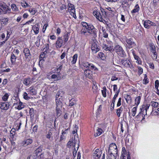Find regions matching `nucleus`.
<instances>
[{"label":"nucleus","mask_w":159,"mask_h":159,"mask_svg":"<svg viewBox=\"0 0 159 159\" xmlns=\"http://www.w3.org/2000/svg\"><path fill=\"white\" fill-rule=\"evenodd\" d=\"M137 107H134L132 110V115L134 116H135L136 113V112L137 111Z\"/></svg>","instance_id":"4d7b16f0"},{"label":"nucleus","mask_w":159,"mask_h":159,"mask_svg":"<svg viewBox=\"0 0 159 159\" xmlns=\"http://www.w3.org/2000/svg\"><path fill=\"white\" fill-rule=\"evenodd\" d=\"M87 29L88 33L91 34L94 38L97 37V31L92 25L91 24L89 25V26L87 27Z\"/></svg>","instance_id":"39448f33"},{"label":"nucleus","mask_w":159,"mask_h":159,"mask_svg":"<svg viewBox=\"0 0 159 159\" xmlns=\"http://www.w3.org/2000/svg\"><path fill=\"white\" fill-rule=\"evenodd\" d=\"M11 7L12 10L13 11H18V8L16 6L15 4H12L11 5Z\"/></svg>","instance_id":"8fccbe9b"},{"label":"nucleus","mask_w":159,"mask_h":159,"mask_svg":"<svg viewBox=\"0 0 159 159\" xmlns=\"http://www.w3.org/2000/svg\"><path fill=\"white\" fill-rule=\"evenodd\" d=\"M126 42L130 46V47L132 48L135 45L134 42L132 38L126 39Z\"/></svg>","instance_id":"dca6fc26"},{"label":"nucleus","mask_w":159,"mask_h":159,"mask_svg":"<svg viewBox=\"0 0 159 159\" xmlns=\"http://www.w3.org/2000/svg\"><path fill=\"white\" fill-rule=\"evenodd\" d=\"M23 96L25 100H28L30 99V97L28 96V94L25 92L23 93Z\"/></svg>","instance_id":"6e6d98bb"},{"label":"nucleus","mask_w":159,"mask_h":159,"mask_svg":"<svg viewBox=\"0 0 159 159\" xmlns=\"http://www.w3.org/2000/svg\"><path fill=\"white\" fill-rule=\"evenodd\" d=\"M21 6L24 8H26L30 6L29 4L27 3L26 2L24 1H23L21 2Z\"/></svg>","instance_id":"4c0bfd02"},{"label":"nucleus","mask_w":159,"mask_h":159,"mask_svg":"<svg viewBox=\"0 0 159 159\" xmlns=\"http://www.w3.org/2000/svg\"><path fill=\"white\" fill-rule=\"evenodd\" d=\"M102 153V151L98 149H97L94 151L93 154L94 159H100V157Z\"/></svg>","instance_id":"6e6552de"},{"label":"nucleus","mask_w":159,"mask_h":159,"mask_svg":"<svg viewBox=\"0 0 159 159\" xmlns=\"http://www.w3.org/2000/svg\"><path fill=\"white\" fill-rule=\"evenodd\" d=\"M152 53L153 56L152 58L154 60H156L157 58V55L156 51H154V52H151Z\"/></svg>","instance_id":"3c124183"},{"label":"nucleus","mask_w":159,"mask_h":159,"mask_svg":"<svg viewBox=\"0 0 159 159\" xmlns=\"http://www.w3.org/2000/svg\"><path fill=\"white\" fill-rule=\"evenodd\" d=\"M108 152L111 155H113L115 159L116 158L117 156L118 151L117 147L115 143H112L110 145Z\"/></svg>","instance_id":"f03ea898"},{"label":"nucleus","mask_w":159,"mask_h":159,"mask_svg":"<svg viewBox=\"0 0 159 159\" xmlns=\"http://www.w3.org/2000/svg\"><path fill=\"white\" fill-rule=\"evenodd\" d=\"M93 89L94 90L93 91H96L98 89V87L97 85L94 83H93Z\"/></svg>","instance_id":"680f3d73"},{"label":"nucleus","mask_w":159,"mask_h":159,"mask_svg":"<svg viewBox=\"0 0 159 159\" xmlns=\"http://www.w3.org/2000/svg\"><path fill=\"white\" fill-rule=\"evenodd\" d=\"M23 84L26 86H29L32 83L30 78H26L24 79L23 81Z\"/></svg>","instance_id":"4468645a"},{"label":"nucleus","mask_w":159,"mask_h":159,"mask_svg":"<svg viewBox=\"0 0 159 159\" xmlns=\"http://www.w3.org/2000/svg\"><path fill=\"white\" fill-rule=\"evenodd\" d=\"M121 62L123 65L126 67L130 68L131 69H133L134 68V66L129 60H122Z\"/></svg>","instance_id":"0eeeda50"},{"label":"nucleus","mask_w":159,"mask_h":159,"mask_svg":"<svg viewBox=\"0 0 159 159\" xmlns=\"http://www.w3.org/2000/svg\"><path fill=\"white\" fill-rule=\"evenodd\" d=\"M76 103V101L74 99H71L69 102V106H72Z\"/></svg>","instance_id":"864d4df0"},{"label":"nucleus","mask_w":159,"mask_h":159,"mask_svg":"<svg viewBox=\"0 0 159 159\" xmlns=\"http://www.w3.org/2000/svg\"><path fill=\"white\" fill-rule=\"evenodd\" d=\"M32 29L33 30L34 33L35 34H37L39 32V28L38 25H34L32 27Z\"/></svg>","instance_id":"393cba45"},{"label":"nucleus","mask_w":159,"mask_h":159,"mask_svg":"<svg viewBox=\"0 0 159 159\" xmlns=\"http://www.w3.org/2000/svg\"><path fill=\"white\" fill-rule=\"evenodd\" d=\"M29 12L32 15H34L37 12V11L35 8H30L29 9Z\"/></svg>","instance_id":"cd10ccee"},{"label":"nucleus","mask_w":159,"mask_h":159,"mask_svg":"<svg viewBox=\"0 0 159 159\" xmlns=\"http://www.w3.org/2000/svg\"><path fill=\"white\" fill-rule=\"evenodd\" d=\"M144 25L145 28L149 29L151 26H156V25L154 22L149 20H147L144 21Z\"/></svg>","instance_id":"9d476101"},{"label":"nucleus","mask_w":159,"mask_h":159,"mask_svg":"<svg viewBox=\"0 0 159 159\" xmlns=\"http://www.w3.org/2000/svg\"><path fill=\"white\" fill-rule=\"evenodd\" d=\"M155 88L156 89H158V87L159 86V80H156L155 81Z\"/></svg>","instance_id":"e2e57ef3"},{"label":"nucleus","mask_w":159,"mask_h":159,"mask_svg":"<svg viewBox=\"0 0 159 159\" xmlns=\"http://www.w3.org/2000/svg\"><path fill=\"white\" fill-rule=\"evenodd\" d=\"M62 101V99L61 98L57 97L56 99V114L57 116H59L61 113Z\"/></svg>","instance_id":"f257e3e1"},{"label":"nucleus","mask_w":159,"mask_h":159,"mask_svg":"<svg viewBox=\"0 0 159 159\" xmlns=\"http://www.w3.org/2000/svg\"><path fill=\"white\" fill-rule=\"evenodd\" d=\"M42 152V149L40 148H38L34 151L32 156L33 159H36L37 158L38 156Z\"/></svg>","instance_id":"ddd939ff"},{"label":"nucleus","mask_w":159,"mask_h":159,"mask_svg":"<svg viewBox=\"0 0 159 159\" xmlns=\"http://www.w3.org/2000/svg\"><path fill=\"white\" fill-rule=\"evenodd\" d=\"M41 36H38L36 38V41L35 42V44L37 47H39L40 45Z\"/></svg>","instance_id":"ea45409f"},{"label":"nucleus","mask_w":159,"mask_h":159,"mask_svg":"<svg viewBox=\"0 0 159 159\" xmlns=\"http://www.w3.org/2000/svg\"><path fill=\"white\" fill-rule=\"evenodd\" d=\"M69 129L68 128L65 129L64 130H62V135H61V139L62 140L64 139V138L63 137V136H64V135L67 134L68 132V131Z\"/></svg>","instance_id":"c756f323"},{"label":"nucleus","mask_w":159,"mask_h":159,"mask_svg":"<svg viewBox=\"0 0 159 159\" xmlns=\"http://www.w3.org/2000/svg\"><path fill=\"white\" fill-rule=\"evenodd\" d=\"M118 77H117L115 75H114L112 76L111 80L112 81H114L118 80Z\"/></svg>","instance_id":"bf43d9fd"},{"label":"nucleus","mask_w":159,"mask_h":159,"mask_svg":"<svg viewBox=\"0 0 159 159\" xmlns=\"http://www.w3.org/2000/svg\"><path fill=\"white\" fill-rule=\"evenodd\" d=\"M68 10L69 11L70 13V14L72 16H73L74 18L76 19V16L75 14V7L73 8H71L70 9H69Z\"/></svg>","instance_id":"5701e85b"},{"label":"nucleus","mask_w":159,"mask_h":159,"mask_svg":"<svg viewBox=\"0 0 159 159\" xmlns=\"http://www.w3.org/2000/svg\"><path fill=\"white\" fill-rule=\"evenodd\" d=\"M32 143V140L31 139H28L24 140L23 142V145L24 146H27Z\"/></svg>","instance_id":"4be33fe9"},{"label":"nucleus","mask_w":159,"mask_h":159,"mask_svg":"<svg viewBox=\"0 0 159 159\" xmlns=\"http://www.w3.org/2000/svg\"><path fill=\"white\" fill-rule=\"evenodd\" d=\"M70 35V33L67 32L64 36V43L66 42L68 40L69 36Z\"/></svg>","instance_id":"58836bf2"},{"label":"nucleus","mask_w":159,"mask_h":159,"mask_svg":"<svg viewBox=\"0 0 159 159\" xmlns=\"http://www.w3.org/2000/svg\"><path fill=\"white\" fill-rule=\"evenodd\" d=\"M143 73V69L140 67H138V74L139 75H140Z\"/></svg>","instance_id":"69168bd1"},{"label":"nucleus","mask_w":159,"mask_h":159,"mask_svg":"<svg viewBox=\"0 0 159 159\" xmlns=\"http://www.w3.org/2000/svg\"><path fill=\"white\" fill-rule=\"evenodd\" d=\"M28 94L31 95H35L36 94V91L33 87H31L28 89Z\"/></svg>","instance_id":"a211bd4d"},{"label":"nucleus","mask_w":159,"mask_h":159,"mask_svg":"<svg viewBox=\"0 0 159 159\" xmlns=\"http://www.w3.org/2000/svg\"><path fill=\"white\" fill-rule=\"evenodd\" d=\"M63 41L61 37H59L56 43V47L57 48H61L63 44Z\"/></svg>","instance_id":"9b49d317"},{"label":"nucleus","mask_w":159,"mask_h":159,"mask_svg":"<svg viewBox=\"0 0 159 159\" xmlns=\"http://www.w3.org/2000/svg\"><path fill=\"white\" fill-rule=\"evenodd\" d=\"M9 95L7 93H5L4 95L3 96L2 99L4 101H6L7 100L8 98Z\"/></svg>","instance_id":"5fc2aeb1"},{"label":"nucleus","mask_w":159,"mask_h":159,"mask_svg":"<svg viewBox=\"0 0 159 159\" xmlns=\"http://www.w3.org/2000/svg\"><path fill=\"white\" fill-rule=\"evenodd\" d=\"M0 21L2 25H6L8 23V17H2L0 19Z\"/></svg>","instance_id":"aec40b11"},{"label":"nucleus","mask_w":159,"mask_h":159,"mask_svg":"<svg viewBox=\"0 0 159 159\" xmlns=\"http://www.w3.org/2000/svg\"><path fill=\"white\" fill-rule=\"evenodd\" d=\"M77 57L78 55L77 54H75L72 57V60L71 61L72 64H74L77 61Z\"/></svg>","instance_id":"72a5a7b5"},{"label":"nucleus","mask_w":159,"mask_h":159,"mask_svg":"<svg viewBox=\"0 0 159 159\" xmlns=\"http://www.w3.org/2000/svg\"><path fill=\"white\" fill-rule=\"evenodd\" d=\"M23 52L26 58H27L30 57L31 54L29 49L28 48H25Z\"/></svg>","instance_id":"412c9836"},{"label":"nucleus","mask_w":159,"mask_h":159,"mask_svg":"<svg viewBox=\"0 0 159 159\" xmlns=\"http://www.w3.org/2000/svg\"><path fill=\"white\" fill-rule=\"evenodd\" d=\"M151 106L153 107L156 108L159 105L158 102L154 101H152L151 102Z\"/></svg>","instance_id":"09e8293b"},{"label":"nucleus","mask_w":159,"mask_h":159,"mask_svg":"<svg viewBox=\"0 0 159 159\" xmlns=\"http://www.w3.org/2000/svg\"><path fill=\"white\" fill-rule=\"evenodd\" d=\"M29 114L31 118H33L34 116V112L33 108H30V109Z\"/></svg>","instance_id":"c9c22d12"},{"label":"nucleus","mask_w":159,"mask_h":159,"mask_svg":"<svg viewBox=\"0 0 159 159\" xmlns=\"http://www.w3.org/2000/svg\"><path fill=\"white\" fill-rule=\"evenodd\" d=\"M132 54L134 59L136 60V62H138L139 64H141L142 61L141 59L136 54L135 52L134 51H132Z\"/></svg>","instance_id":"f3484780"},{"label":"nucleus","mask_w":159,"mask_h":159,"mask_svg":"<svg viewBox=\"0 0 159 159\" xmlns=\"http://www.w3.org/2000/svg\"><path fill=\"white\" fill-rule=\"evenodd\" d=\"M115 49L116 52L119 56L122 57H126V53L122 47L120 45H116L115 48Z\"/></svg>","instance_id":"20e7f679"},{"label":"nucleus","mask_w":159,"mask_h":159,"mask_svg":"<svg viewBox=\"0 0 159 159\" xmlns=\"http://www.w3.org/2000/svg\"><path fill=\"white\" fill-rule=\"evenodd\" d=\"M63 95V93L62 91H59L56 94V98L57 97H58V98H61Z\"/></svg>","instance_id":"49530a36"},{"label":"nucleus","mask_w":159,"mask_h":159,"mask_svg":"<svg viewBox=\"0 0 159 159\" xmlns=\"http://www.w3.org/2000/svg\"><path fill=\"white\" fill-rule=\"evenodd\" d=\"M85 76L89 78L90 79L92 77L93 74L91 71L89 70H86L84 71Z\"/></svg>","instance_id":"6ab92c4d"},{"label":"nucleus","mask_w":159,"mask_h":159,"mask_svg":"<svg viewBox=\"0 0 159 159\" xmlns=\"http://www.w3.org/2000/svg\"><path fill=\"white\" fill-rule=\"evenodd\" d=\"M10 106V104L8 102H0V108L2 110H7Z\"/></svg>","instance_id":"1a4fd4ad"},{"label":"nucleus","mask_w":159,"mask_h":159,"mask_svg":"<svg viewBox=\"0 0 159 159\" xmlns=\"http://www.w3.org/2000/svg\"><path fill=\"white\" fill-rule=\"evenodd\" d=\"M114 50V49L113 48V47L110 46H108L107 49L106 50V51H109L110 52L113 51Z\"/></svg>","instance_id":"338daca9"},{"label":"nucleus","mask_w":159,"mask_h":159,"mask_svg":"<svg viewBox=\"0 0 159 159\" xmlns=\"http://www.w3.org/2000/svg\"><path fill=\"white\" fill-rule=\"evenodd\" d=\"M16 130V129L15 128H13L10 131V134H12L11 135V137L13 138L14 136V134H13L15 132Z\"/></svg>","instance_id":"0e129e2a"},{"label":"nucleus","mask_w":159,"mask_h":159,"mask_svg":"<svg viewBox=\"0 0 159 159\" xmlns=\"http://www.w3.org/2000/svg\"><path fill=\"white\" fill-rule=\"evenodd\" d=\"M126 154V151L125 149V147H123L122 148V151L121 152V157H124L125 158V155Z\"/></svg>","instance_id":"e433bc0d"},{"label":"nucleus","mask_w":159,"mask_h":159,"mask_svg":"<svg viewBox=\"0 0 159 159\" xmlns=\"http://www.w3.org/2000/svg\"><path fill=\"white\" fill-rule=\"evenodd\" d=\"M87 28L82 27L80 31V34L82 35H85L88 33Z\"/></svg>","instance_id":"7c9ffc66"},{"label":"nucleus","mask_w":159,"mask_h":159,"mask_svg":"<svg viewBox=\"0 0 159 159\" xmlns=\"http://www.w3.org/2000/svg\"><path fill=\"white\" fill-rule=\"evenodd\" d=\"M107 89L106 87H104L103 88V90H102V95L104 97H106V92H107Z\"/></svg>","instance_id":"37998d69"},{"label":"nucleus","mask_w":159,"mask_h":159,"mask_svg":"<svg viewBox=\"0 0 159 159\" xmlns=\"http://www.w3.org/2000/svg\"><path fill=\"white\" fill-rule=\"evenodd\" d=\"M53 133V132L52 130H49L48 132L47 135H46V138L50 139H51V140H52L53 137L52 136V134Z\"/></svg>","instance_id":"bb28decb"},{"label":"nucleus","mask_w":159,"mask_h":159,"mask_svg":"<svg viewBox=\"0 0 159 159\" xmlns=\"http://www.w3.org/2000/svg\"><path fill=\"white\" fill-rule=\"evenodd\" d=\"M39 159H46V158L45 157L44 153H42L40 155Z\"/></svg>","instance_id":"774afa93"},{"label":"nucleus","mask_w":159,"mask_h":159,"mask_svg":"<svg viewBox=\"0 0 159 159\" xmlns=\"http://www.w3.org/2000/svg\"><path fill=\"white\" fill-rule=\"evenodd\" d=\"M141 99V97L139 96L137 97L135 99V104L137 107L139 104Z\"/></svg>","instance_id":"f704fd0d"},{"label":"nucleus","mask_w":159,"mask_h":159,"mask_svg":"<svg viewBox=\"0 0 159 159\" xmlns=\"http://www.w3.org/2000/svg\"><path fill=\"white\" fill-rule=\"evenodd\" d=\"M149 46L150 47V51L151 52H154L156 51V47L155 45L152 43H150Z\"/></svg>","instance_id":"79ce46f5"},{"label":"nucleus","mask_w":159,"mask_h":159,"mask_svg":"<svg viewBox=\"0 0 159 159\" xmlns=\"http://www.w3.org/2000/svg\"><path fill=\"white\" fill-rule=\"evenodd\" d=\"M11 10L9 7L6 3H4L0 7V15L6 14Z\"/></svg>","instance_id":"423d86ee"},{"label":"nucleus","mask_w":159,"mask_h":159,"mask_svg":"<svg viewBox=\"0 0 159 159\" xmlns=\"http://www.w3.org/2000/svg\"><path fill=\"white\" fill-rule=\"evenodd\" d=\"M139 9V7L138 4L136 5L135 7L133 9L132 11L131 12L132 13H136L138 12Z\"/></svg>","instance_id":"a19ab883"},{"label":"nucleus","mask_w":159,"mask_h":159,"mask_svg":"<svg viewBox=\"0 0 159 159\" xmlns=\"http://www.w3.org/2000/svg\"><path fill=\"white\" fill-rule=\"evenodd\" d=\"M44 46L43 49L44 51L43 52V53L46 54L49 51V45L47 43L44 45Z\"/></svg>","instance_id":"473e14b6"},{"label":"nucleus","mask_w":159,"mask_h":159,"mask_svg":"<svg viewBox=\"0 0 159 159\" xmlns=\"http://www.w3.org/2000/svg\"><path fill=\"white\" fill-rule=\"evenodd\" d=\"M119 92V91H118V92H116V94L114 95V97L112 99V103H115V101H116V98L117 97V96L118 95Z\"/></svg>","instance_id":"603ef678"},{"label":"nucleus","mask_w":159,"mask_h":159,"mask_svg":"<svg viewBox=\"0 0 159 159\" xmlns=\"http://www.w3.org/2000/svg\"><path fill=\"white\" fill-rule=\"evenodd\" d=\"M83 66L86 68H88L89 69L92 70H95L96 69L95 66L92 63H89L88 62H84L83 63Z\"/></svg>","instance_id":"f8f14e48"},{"label":"nucleus","mask_w":159,"mask_h":159,"mask_svg":"<svg viewBox=\"0 0 159 159\" xmlns=\"http://www.w3.org/2000/svg\"><path fill=\"white\" fill-rule=\"evenodd\" d=\"M17 57L13 53L11 54L10 59L11 61L12 64H14L16 61Z\"/></svg>","instance_id":"b1692460"},{"label":"nucleus","mask_w":159,"mask_h":159,"mask_svg":"<svg viewBox=\"0 0 159 159\" xmlns=\"http://www.w3.org/2000/svg\"><path fill=\"white\" fill-rule=\"evenodd\" d=\"M81 24L82 25L83 27L84 28H87L89 26V24H88L86 22H82L81 23Z\"/></svg>","instance_id":"052dcab7"},{"label":"nucleus","mask_w":159,"mask_h":159,"mask_svg":"<svg viewBox=\"0 0 159 159\" xmlns=\"http://www.w3.org/2000/svg\"><path fill=\"white\" fill-rule=\"evenodd\" d=\"M101 10L102 16L101 15L100 12L97 11H93V14L99 21L102 22L104 20L103 18L106 17L107 14L105 10L102 9H101Z\"/></svg>","instance_id":"7ed1b4c3"},{"label":"nucleus","mask_w":159,"mask_h":159,"mask_svg":"<svg viewBox=\"0 0 159 159\" xmlns=\"http://www.w3.org/2000/svg\"><path fill=\"white\" fill-rule=\"evenodd\" d=\"M125 99L127 102L128 103H130L132 101L131 97L129 95H127L125 96Z\"/></svg>","instance_id":"2f4dec72"},{"label":"nucleus","mask_w":159,"mask_h":159,"mask_svg":"<svg viewBox=\"0 0 159 159\" xmlns=\"http://www.w3.org/2000/svg\"><path fill=\"white\" fill-rule=\"evenodd\" d=\"M143 83L145 84H146L149 82V81L147 78L146 75H145L144 79L143 80Z\"/></svg>","instance_id":"13d9d810"},{"label":"nucleus","mask_w":159,"mask_h":159,"mask_svg":"<svg viewBox=\"0 0 159 159\" xmlns=\"http://www.w3.org/2000/svg\"><path fill=\"white\" fill-rule=\"evenodd\" d=\"M91 50L93 52L95 53L99 51V49L98 48L96 43H93L92 44L91 46Z\"/></svg>","instance_id":"2eb2a0df"},{"label":"nucleus","mask_w":159,"mask_h":159,"mask_svg":"<svg viewBox=\"0 0 159 159\" xmlns=\"http://www.w3.org/2000/svg\"><path fill=\"white\" fill-rule=\"evenodd\" d=\"M102 35L103 37L107 38L108 37V34L107 33V30L105 29H103V28L102 29Z\"/></svg>","instance_id":"a18cd8bd"},{"label":"nucleus","mask_w":159,"mask_h":159,"mask_svg":"<svg viewBox=\"0 0 159 159\" xmlns=\"http://www.w3.org/2000/svg\"><path fill=\"white\" fill-rule=\"evenodd\" d=\"M102 130L101 128H98L95 132L94 136L95 137L100 135L102 133Z\"/></svg>","instance_id":"a878e982"},{"label":"nucleus","mask_w":159,"mask_h":159,"mask_svg":"<svg viewBox=\"0 0 159 159\" xmlns=\"http://www.w3.org/2000/svg\"><path fill=\"white\" fill-rule=\"evenodd\" d=\"M122 111L123 108L121 107L116 110V113L118 117H120V113Z\"/></svg>","instance_id":"c03bdc74"},{"label":"nucleus","mask_w":159,"mask_h":159,"mask_svg":"<svg viewBox=\"0 0 159 159\" xmlns=\"http://www.w3.org/2000/svg\"><path fill=\"white\" fill-rule=\"evenodd\" d=\"M16 104L19 105L17 107V108L19 110H21L25 107V105L20 101H19L18 103V102H17Z\"/></svg>","instance_id":"c85d7f7f"},{"label":"nucleus","mask_w":159,"mask_h":159,"mask_svg":"<svg viewBox=\"0 0 159 159\" xmlns=\"http://www.w3.org/2000/svg\"><path fill=\"white\" fill-rule=\"evenodd\" d=\"M143 30V29L141 26V25H139L138 26L136 30V32L140 33L141 32H142Z\"/></svg>","instance_id":"de8ad7c7"}]
</instances>
